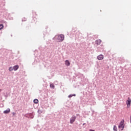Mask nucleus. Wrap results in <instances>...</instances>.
<instances>
[{"label":"nucleus","instance_id":"obj_1","mask_svg":"<svg viewBox=\"0 0 131 131\" xmlns=\"http://www.w3.org/2000/svg\"><path fill=\"white\" fill-rule=\"evenodd\" d=\"M125 124H124V120H122L118 126V128H119V129H121V130H123V128H124V126H125Z\"/></svg>","mask_w":131,"mask_h":131},{"label":"nucleus","instance_id":"obj_2","mask_svg":"<svg viewBox=\"0 0 131 131\" xmlns=\"http://www.w3.org/2000/svg\"><path fill=\"white\" fill-rule=\"evenodd\" d=\"M57 39L59 41H63L64 40V35L61 34L59 35Z\"/></svg>","mask_w":131,"mask_h":131},{"label":"nucleus","instance_id":"obj_3","mask_svg":"<svg viewBox=\"0 0 131 131\" xmlns=\"http://www.w3.org/2000/svg\"><path fill=\"white\" fill-rule=\"evenodd\" d=\"M126 103L127 105V107L128 108H129V107L130 106V104H131V99H130V98H129V97H128V99L126 100Z\"/></svg>","mask_w":131,"mask_h":131},{"label":"nucleus","instance_id":"obj_4","mask_svg":"<svg viewBox=\"0 0 131 131\" xmlns=\"http://www.w3.org/2000/svg\"><path fill=\"white\" fill-rule=\"evenodd\" d=\"M76 119V117H75V116H73L70 119V123L72 124V123H73V122L75 121Z\"/></svg>","mask_w":131,"mask_h":131},{"label":"nucleus","instance_id":"obj_5","mask_svg":"<svg viewBox=\"0 0 131 131\" xmlns=\"http://www.w3.org/2000/svg\"><path fill=\"white\" fill-rule=\"evenodd\" d=\"M98 60H102L104 59V55L101 54L97 56Z\"/></svg>","mask_w":131,"mask_h":131},{"label":"nucleus","instance_id":"obj_6","mask_svg":"<svg viewBox=\"0 0 131 131\" xmlns=\"http://www.w3.org/2000/svg\"><path fill=\"white\" fill-rule=\"evenodd\" d=\"M65 64L66 66H70V62H69V60H66L65 61Z\"/></svg>","mask_w":131,"mask_h":131},{"label":"nucleus","instance_id":"obj_7","mask_svg":"<svg viewBox=\"0 0 131 131\" xmlns=\"http://www.w3.org/2000/svg\"><path fill=\"white\" fill-rule=\"evenodd\" d=\"M19 69V66L16 65L13 67V70H14V71H16V70H18V69Z\"/></svg>","mask_w":131,"mask_h":131},{"label":"nucleus","instance_id":"obj_8","mask_svg":"<svg viewBox=\"0 0 131 131\" xmlns=\"http://www.w3.org/2000/svg\"><path fill=\"white\" fill-rule=\"evenodd\" d=\"M10 108H8L4 111V114H8V113H10Z\"/></svg>","mask_w":131,"mask_h":131},{"label":"nucleus","instance_id":"obj_9","mask_svg":"<svg viewBox=\"0 0 131 131\" xmlns=\"http://www.w3.org/2000/svg\"><path fill=\"white\" fill-rule=\"evenodd\" d=\"M50 86L51 89H55V85L53 84H50Z\"/></svg>","mask_w":131,"mask_h":131},{"label":"nucleus","instance_id":"obj_10","mask_svg":"<svg viewBox=\"0 0 131 131\" xmlns=\"http://www.w3.org/2000/svg\"><path fill=\"white\" fill-rule=\"evenodd\" d=\"M34 103H35V104H37L38 103V100L34 99Z\"/></svg>","mask_w":131,"mask_h":131},{"label":"nucleus","instance_id":"obj_11","mask_svg":"<svg viewBox=\"0 0 131 131\" xmlns=\"http://www.w3.org/2000/svg\"><path fill=\"white\" fill-rule=\"evenodd\" d=\"M113 129L114 131H117V127L116 125L114 126Z\"/></svg>","mask_w":131,"mask_h":131},{"label":"nucleus","instance_id":"obj_12","mask_svg":"<svg viewBox=\"0 0 131 131\" xmlns=\"http://www.w3.org/2000/svg\"><path fill=\"white\" fill-rule=\"evenodd\" d=\"M3 28H4V25L3 24L0 25V30H2Z\"/></svg>","mask_w":131,"mask_h":131},{"label":"nucleus","instance_id":"obj_13","mask_svg":"<svg viewBox=\"0 0 131 131\" xmlns=\"http://www.w3.org/2000/svg\"><path fill=\"white\" fill-rule=\"evenodd\" d=\"M9 71H13V70H14L13 68L12 67H10L9 69Z\"/></svg>","mask_w":131,"mask_h":131},{"label":"nucleus","instance_id":"obj_14","mask_svg":"<svg viewBox=\"0 0 131 131\" xmlns=\"http://www.w3.org/2000/svg\"><path fill=\"white\" fill-rule=\"evenodd\" d=\"M97 42H98V43H101V42H102V41L101 40H98Z\"/></svg>","mask_w":131,"mask_h":131},{"label":"nucleus","instance_id":"obj_15","mask_svg":"<svg viewBox=\"0 0 131 131\" xmlns=\"http://www.w3.org/2000/svg\"><path fill=\"white\" fill-rule=\"evenodd\" d=\"M72 97H73V95H70L69 96V98H72Z\"/></svg>","mask_w":131,"mask_h":131},{"label":"nucleus","instance_id":"obj_16","mask_svg":"<svg viewBox=\"0 0 131 131\" xmlns=\"http://www.w3.org/2000/svg\"><path fill=\"white\" fill-rule=\"evenodd\" d=\"M12 114H13V115H15L16 113H13Z\"/></svg>","mask_w":131,"mask_h":131},{"label":"nucleus","instance_id":"obj_17","mask_svg":"<svg viewBox=\"0 0 131 131\" xmlns=\"http://www.w3.org/2000/svg\"><path fill=\"white\" fill-rule=\"evenodd\" d=\"M2 90H0V92H1Z\"/></svg>","mask_w":131,"mask_h":131},{"label":"nucleus","instance_id":"obj_18","mask_svg":"<svg viewBox=\"0 0 131 131\" xmlns=\"http://www.w3.org/2000/svg\"><path fill=\"white\" fill-rule=\"evenodd\" d=\"M74 96H75V95H74Z\"/></svg>","mask_w":131,"mask_h":131}]
</instances>
